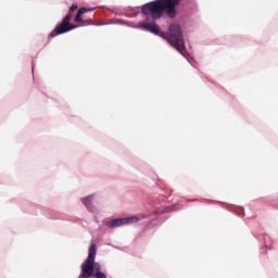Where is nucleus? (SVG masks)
Listing matches in <instances>:
<instances>
[{"label":"nucleus","instance_id":"1","mask_svg":"<svg viewBox=\"0 0 278 278\" xmlns=\"http://www.w3.org/2000/svg\"><path fill=\"white\" fill-rule=\"evenodd\" d=\"M180 0H154L148 2L141 7V14L143 16H150L153 21L162 18L166 14L169 18H175L177 16V5H179Z\"/></svg>","mask_w":278,"mask_h":278},{"label":"nucleus","instance_id":"2","mask_svg":"<svg viewBox=\"0 0 278 278\" xmlns=\"http://www.w3.org/2000/svg\"><path fill=\"white\" fill-rule=\"evenodd\" d=\"M97 258V244L92 243L89 248L87 260L81 264L79 278H90L94 276V273H101V265L94 263Z\"/></svg>","mask_w":278,"mask_h":278},{"label":"nucleus","instance_id":"3","mask_svg":"<svg viewBox=\"0 0 278 278\" xmlns=\"http://www.w3.org/2000/svg\"><path fill=\"white\" fill-rule=\"evenodd\" d=\"M162 38L167 40L172 47L179 53H184L186 51V43L184 41V34H181V27L177 24H172L168 27L167 35H161Z\"/></svg>","mask_w":278,"mask_h":278},{"label":"nucleus","instance_id":"4","mask_svg":"<svg viewBox=\"0 0 278 278\" xmlns=\"http://www.w3.org/2000/svg\"><path fill=\"white\" fill-rule=\"evenodd\" d=\"M77 10V4H73L70 8L67 15L63 18L62 23L55 26V28L50 33V38H55V36H60L62 34H66L75 29L77 26L71 24V18H73V14H75Z\"/></svg>","mask_w":278,"mask_h":278},{"label":"nucleus","instance_id":"5","mask_svg":"<svg viewBox=\"0 0 278 278\" xmlns=\"http://www.w3.org/2000/svg\"><path fill=\"white\" fill-rule=\"evenodd\" d=\"M139 220H140V217L130 216V217H123V218L106 220L104 225L109 229H116V227H125V225H134V223H138Z\"/></svg>","mask_w":278,"mask_h":278},{"label":"nucleus","instance_id":"6","mask_svg":"<svg viewBox=\"0 0 278 278\" xmlns=\"http://www.w3.org/2000/svg\"><path fill=\"white\" fill-rule=\"evenodd\" d=\"M86 12H88V9L86 8H81L77 11V14L75 16V23H78V27H88L89 25H94V21L91 18L88 20H84V14H86Z\"/></svg>","mask_w":278,"mask_h":278},{"label":"nucleus","instance_id":"7","mask_svg":"<svg viewBox=\"0 0 278 278\" xmlns=\"http://www.w3.org/2000/svg\"><path fill=\"white\" fill-rule=\"evenodd\" d=\"M139 29H144L146 31H150L151 34H160V26H157V24H155V22H140L138 24Z\"/></svg>","mask_w":278,"mask_h":278},{"label":"nucleus","instance_id":"8","mask_svg":"<svg viewBox=\"0 0 278 278\" xmlns=\"http://www.w3.org/2000/svg\"><path fill=\"white\" fill-rule=\"evenodd\" d=\"M94 199V194H90V195H87L86 198H84L81 201H83V204L85 205V207H87V210L89 212H94V207H92V200Z\"/></svg>","mask_w":278,"mask_h":278},{"label":"nucleus","instance_id":"9","mask_svg":"<svg viewBox=\"0 0 278 278\" xmlns=\"http://www.w3.org/2000/svg\"><path fill=\"white\" fill-rule=\"evenodd\" d=\"M91 277L108 278V275H105V273H103V271H97V273H93V276H91Z\"/></svg>","mask_w":278,"mask_h":278},{"label":"nucleus","instance_id":"10","mask_svg":"<svg viewBox=\"0 0 278 278\" xmlns=\"http://www.w3.org/2000/svg\"><path fill=\"white\" fill-rule=\"evenodd\" d=\"M263 240H264V242H265V247L270 248V237L267 236V235H265V236L263 237Z\"/></svg>","mask_w":278,"mask_h":278},{"label":"nucleus","instance_id":"11","mask_svg":"<svg viewBox=\"0 0 278 278\" xmlns=\"http://www.w3.org/2000/svg\"><path fill=\"white\" fill-rule=\"evenodd\" d=\"M173 210H177V208H175V207H165L163 210V212H173Z\"/></svg>","mask_w":278,"mask_h":278},{"label":"nucleus","instance_id":"12","mask_svg":"<svg viewBox=\"0 0 278 278\" xmlns=\"http://www.w3.org/2000/svg\"><path fill=\"white\" fill-rule=\"evenodd\" d=\"M156 214H162V212H160V211H156Z\"/></svg>","mask_w":278,"mask_h":278},{"label":"nucleus","instance_id":"13","mask_svg":"<svg viewBox=\"0 0 278 278\" xmlns=\"http://www.w3.org/2000/svg\"><path fill=\"white\" fill-rule=\"evenodd\" d=\"M189 201H198L197 199H194V200H189Z\"/></svg>","mask_w":278,"mask_h":278}]
</instances>
